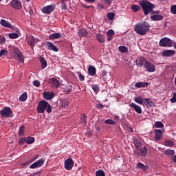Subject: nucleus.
<instances>
[{"mask_svg":"<svg viewBox=\"0 0 176 176\" xmlns=\"http://www.w3.org/2000/svg\"><path fill=\"white\" fill-rule=\"evenodd\" d=\"M69 104L68 100H63L60 101V105L63 108H67Z\"/></svg>","mask_w":176,"mask_h":176,"instance_id":"nucleus-36","label":"nucleus"},{"mask_svg":"<svg viewBox=\"0 0 176 176\" xmlns=\"http://www.w3.org/2000/svg\"><path fill=\"white\" fill-rule=\"evenodd\" d=\"M170 102H172V104H174L176 102V93L173 94V98H170Z\"/></svg>","mask_w":176,"mask_h":176,"instance_id":"nucleus-53","label":"nucleus"},{"mask_svg":"<svg viewBox=\"0 0 176 176\" xmlns=\"http://www.w3.org/2000/svg\"><path fill=\"white\" fill-rule=\"evenodd\" d=\"M74 167V161L72 158L69 157L65 161V170H72Z\"/></svg>","mask_w":176,"mask_h":176,"instance_id":"nucleus-11","label":"nucleus"},{"mask_svg":"<svg viewBox=\"0 0 176 176\" xmlns=\"http://www.w3.org/2000/svg\"><path fill=\"white\" fill-rule=\"evenodd\" d=\"M33 85L34 86H36V87H39L41 86V82H39V80H34L33 82Z\"/></svg>","mask_w":176,"mask_h":176,"instance_id":"nucleus-55","label":"nucleus"},{"mask_svg":"<svg viewBox=\"0 0 176 176\" xmlns=\"http://www.w3.org/2000/svg\"><path fill=\"white\" fill-rule=\"evenodd\" d=\"M14 54L15 60H17V61L21 63L22 64L24 63V56L23 55V53L20 52V50H19V48L15 47L14 49Z\"/></svg>","mask_w":176,"mask_h":176,"instance_id":"nucleus-5","label":"nucleus"},{"mask_svg":"<svg viewBox=\"0 0 176 176\" xmlns=\"http://www.w3.org/2000/svg\"><path fill=\"white\" fill-rule=\"evenodd\" d=\"M78 74L79 80H80V82H83V80H85V76H83L80 72H78Z\"/></svg>","mask_w":176,"mask_h":176,"instance_id":"nucleus-52","label":"nucleus"},{"mask_svg":"<svg viewBox=\"0 0 176 176\" xmlns=\"http://www.w3.org/2000/svg\"><path fill=\"white\" fill-rule=\"evenodd\" d=\"M5 53H8V51L6 50H1L0 51V57H2V56H5Z\"/></svg>","mask_w":176,"mask_h":176,"instance_id":"nucleus-57","label":"nucleus"},{"mask_svg":"<svg viewBox=\"0 0 176 176\" xmlns=\"http://www.w3.org/2000/svg\"><path fill=\"white\" fill-rule=\"evenodd\" d=\"M47 47H48V50H52V52H58V47H57L52 42H47Z\"/></svg>","mask_w":176,"mask_h":176,"instance_id":"nucleus-17","label":"nucleus"},{"mask_svg":"<svg viewBox=\"0 0 176 176\" xmlns=\"http://www.w3.org/2000/svg\"><path fill=\"white\" fill-rule=\"evenodd\" d=\"M27 100V92H24L21 96L19 97V101H26Z\"/></svg>","mask_w":176,"mask_h":176,"instance_id":"nucleus-41","label":"nucleus"},{"mask_svg":"<svg viewBox=\"0 0 176 176\" xmlns=\"http://www.w3.org/2000/svg\"><path fill=\"white\" fill-rule=\"evenodd\" d=\"M0 24L1 25H2V27H5L6 28H11V30H13L14 28V26L13 25L10 24L9 21L5 19H1L0 21Z\"/></svg>","mask_w":176,"mask_h":176,"instance_id":"nucleus-13","label":"nucleus"},{"mask_svg":"<svg viewBox=\"0 0 176 176\" xmlns=\"http://www.w3.org/2000/svg\"><path fill=\"white\" fill-rule=\"evenodd\" d=\"M144 100L145 105H153V102L150 98H144Z\"/></svg>","mask_w":176,"mask_h":176,"instance_id":"nucleus-44","label":"nucleus"},{"mask_svg":"<svg viewBox=\"0 0 176 176\" xmlns=\"http://www.w3.org/2000/svg\"><path fill=\"white\" fill-rule=\"evenodd\" d=\"M137 167H138L142 171H146V170H148V168H149V167L148 166H146L141 162H139L137 164Z\"/></svg>","mask_w":176,"mask_h":176,"instance_id":"nucleus-27","label":"nucleus"},{"mask_svg":"<svg viewBox=\"0 0 176 176\" xmlns=\"http://www.w3.org/2000/svg\"><path fill=\"white\" fill-rule=\"evenodd\" d=\"M80 123H82V126L87 124V116H86V114L81 115Z\"/></svg>","mask_w":176,"mask_h":176,"instance_id":"nucleus-28","label":"nucleus"},{"mask_svg":"<svg viewBox=\"0 0 176 176\" xmlns=\"http://www.w3.org/2000/svg\"><path fill=\"white\" fill-rule=\"evenodd\" d=\"M43 164H45V159L41 158V160L30 165V168H38V167H42Z\"/></svg>","mask_w":176,"mask_h":176,"instance_id":"nucleus-12","label":"nucleus"},{"mask_svg":"<svg viewBox=\"0 0 176 176\" xmlns=\"http://www.w3.org/2000/svg\"><path fill=\"white\" fill-rule=\"evenodd\" d=\"M148 151V148L146 147L140 148L137 150V154L139 155V156H142V157H145L146 156V152Z\"/></svg>","mask_w":176,"mask_h":176,"instance_id":"nucleus-16","label":"nucleus"},{"mask_svg":"<svg viewBox=\"0 0 176 176\" xmlns=\"http://www.w3.org/2000/svg\"><path fill=\"white\" fill-rule=\"evenodd\" d=\"M135 102H137V104H140V105H142L144 104V98L142 96H138L135 98Z\"/></svg>","mask_w":176,"mask_h":176,"instance_id":"nucleus-32","label":"nucleus"},{"mask_svg":"<svg viewBox=\"0 0 176 176\" xmlns=\"http://www.w3.org/2000/svg\"><path fill=\"white\" fill-rule=\"evenodd\" d=\"M92 89H93L94 91H98V90H100V87L97 85H93Z\"/></svg>","mask_w":176,"mask_h":176,"instance_id":"nucleus-54","label":"nucleus"},{"mask_svg":"<svg viewBox=\"0 0 176 176\" xmlns=\"http://www.w3.org/2000/svg\"><path fill=\"white\" fill-rule=\"evenodd\" d=\"M155 127L156 129H163V127H164V124L160 121H156L155 122Z\"/></svg>","mask_w":176,"mask_h":176,"instance_id":"nucleus-35","label":"nucleus"},{"mask_svg":"<svg viewBox=\"0 0 176 176\" xmlns=\"http://www.w3.org/2000/svg\"><path fill=\"white\" fill-rule=\"evenodd\" d=\"M96 108H98V109H102V108H104V105L102 104H97Z\"/></svg>","mask_w":176,"mask_h":176,"instance_id":"nucleus-59","label":"nucleus"},{"mask_svg":"<svg viewBox=\"0 0 176 176\" xmlns=\"http://www.w3.org/2000/svg\"><path fill=\"white\" fill-rule=\"evenodd\" d=\"M96 70L94 66H89L88 67V74L89 76H96Z\"/></svg>","mask_w":176,"mask_h":176,"instance_id":"nucleus-20","label":"nucleus"},{"mask_svg":"<svg viewBox=\"0 0 176 176\" xmlns=\"http://www.w3.org/2000/svg\"><path fill=\"white\" fill-rule=\"evenodd\" d=\"M131 9L132 12H137L141 10V7H140V6H138V5L133 4L131 6Z\"/></svg>","mask_w":176,"mask_h":176,"instance_id":"nucleus-33","label":"nucleus"},{"mask_svg":"<svg viewBox=\"0 0 176 176\" xmlns=\"http://www.w3.org/2000/svg\"><path fill=\"white\" fill-rule=\"evenodd\" d=\"M8 36L11 39H16V38L19 37V34H17V33H10Z\"/></svg>","mask_w":176,"mask_h":176,"instance_id":"nucleus-45","label":"nucleus"},{"mask_svg":"<svg viewBox=\"0 0 176 176\" xmlns=\"http://www.w3.org/2000/svg\"><path fill=\"white\" fill-rule=\"evenodd\" d=\"M25 130V126L24 125L21 126L19 131V135L21 137H23L24 135V131Z\"/></svg>","mask_w":176,"mask_h":176,"instance_id":"nucleus-39","label":"nucleus"},{"mask_svg":"<svg viewBox=\"0 0 176 176\" xmlns=\"http://www.w3.org/2000/svg\"><path fill=\"white\" fill-rule=\"evenodd\" d=\"M133 144L136 148V149H138L139 148H141L142 146V143L138 140L137 138L133 139Z\"/></svg>","mask_w":176,"mask_h":176,"instance_id":"nucleus-31","label":"nucleus"},{"mask_svg":"<svg viewBox=\"0 0 176 176\" xmlns=\"http://www.w3.org/2000/svg\"><path fill=\"white\" fill-rule=\"evenodd\" d=\"M40 63H41V68L45 69L46 67H47V62L45 59V58L40 57Z\"/></svg>","mask_w":176,"mask_h":176,"instance_id":"nucleus-30","label":"nucleus"},{"mask_svg":"<svg viewBox=\"0 0 176 176\" xmlns=\"http://www.w3.org/2000/svg\"><path fill=\"white\" fill-rule=\"evenodd\" d=\"M164 145H165V146L171 147L174 145V142H173L171 140H166L164 142Z\"/></svg>","mask_w":176,"mask_h":176,"instance_id":"nucleus-43","label":"nucleus"},{"mask_svg":"<svg viewBox=\"0 0 176 176\" xmlns=\"http://www.w3.org/2000/svg\"><path fill=\"white\" fill-rule=\"evenodd\" d=\"M43 96L45 100H53V98H54V92L53 91L43 92Z\"/></svg>","mask_w":176,"mask_h":176,"instance_id":"nucleus-14","label":"nucleus"},{"mask_svg":"<svg viewBox=\"0 0 176 176\" xmlns=\"http://www.w3.org/2000/svg\"><path fill=\"white\" fill-rule=\"evenodd\" d=\"M151 25L148 22H140L135 25L134 30L139 35H145L149 31Z\"/></svg>","mask_w":176,"mask_h":176,"instance_id":"nucleus-1","label":"nucleus"},{"mask_svg":"<svg viewBox=\"0 0 176 176\" xmlns=\"http://www.w3.org/2000/svg\"><path fill=\"white\" fill-rule=\"evenodd\" d=\"M6 41V38H5V37L0 38V44L3 45V43H5Z\"/></svg>","mask_w":176,"mask_h":176,"instance_id":"nucleus-58","label":"nucleus"},{"mask_svg":"<svg viewBox=\"0 0 176 176\" xmlns=\"http://www.w3.org/2000/svg\"><path fill=\"white\" fill-rule=\"evenodd\" d=\"M104 123H106V124H115L116 122H115V120H111V119H107L106 120H104Z\"/></svg>","mask_w":176,"mask_h":176,"instance_id":"nucleus-49","label":"nucleus"},{"mask_svg":"<svg viewBox=\"0 0 176 176\" xmlns=\"http://www.w3.org/2000/svg\"><path fill=\"white\" fill-rule=\"evenodd\" d=\"M175 153V151L174 150L167 149L164 152V155L166 156H174V154Z\"/></svg>","mask_w":176,"mask_h":176,"instance_id":"nucleus-34","label":"nucleus"},{"mask_svg":"<svg viewBox=\"0 0 176 176\" xmlns=\"http://www.w3.org/2000/svg\"><path fill=\"white\" fill-rule=\"evenodd\" d=\"M10 6L14 9H16V10H20V9H21V8H23L21 2L19 0H12L11 1Z\"/></svg>","mask_w":176,"mask_h":176,"instance_id":"nucleus-10","label":"nucleus"},{"mask_svg":"<svg viewBox=\"0 0 176 176\" xmlns=\"http://www.w3.org/2000/svg\"><path fill=\"white\" fill-rule=\"evenodd\" d=\"M60 3H61L62 10H67V9H68V7L67 6V3H65V1L61 0Z\"/></svg>","mask_w":176,"mask_h":176,"instance_id":"nucleus-42","label":"nucleus"},{"mask_svg":"<svg viewBox=\"0 0 176 176\" xmlns=\"http://www.w3.org/2000/svg\"><path fill=\"white\" fill-rule=\"evenodd\" d=\"M96 38L100 43H104L105 42V36L102 34H98L96 35Z\"/></svg>","mask_w":176,"mask_h":176,"instance_id":"nucleus-26","label":"nucleus"},{"mask_svg":"<svg viewBox=\"0 0 176 176\" xmlns=\"http://www.w3.org/2000/svg\"><path fill=\"white\" fill-rule=\"evenodd\" d=\"M175 54V51L174 50H166L162 52V56L164 57H171Z\"/></svg>","mask_w":176,"mask_h":176,"instance_id":"nucleus-21","label":"nucleus"},{"mask_svg":"<svg viewBox=\"0 0 176 176\" xmlns=\"http://www.w3.org/2000/svg\"><path fill=\"white\" fill-rule=\"evenodd\" d=\"M148 82H139L135 84V87H137L138 89H141V87H148Z\"/></svg>","mask_w":176,"mask_h":176,"instance_id":"nucleus-24","label":"nucleus"},{"mask_svg":"<svg viewBox=\"0 0 176 176\" xmlns=\"http://www.w3.org/2000/svg\"><path fill=\"white\" fill-rule=\"evenodd\" d=\"M39 42V38H35V37L31 36L28 38V44L30 46L31 49H34V47Z\"/></svg>","mask_w":176,"mask_h":176,"instance_id":"nucleus-9","label":"nucleus"},{"mask_svg":"<svg viewBox=\"0 0 176 176\" xmlns=\"http://www.w3.org/2000/svg\"><path fill=\"white\" fill-rule=\"evenodd\" d=\"M144 66L147 72H155L156 71V67H155V65L152 64L149 61L146 62Z\"/></svg>","mask_w":176,"mask_h":176,"instance_id":"nucleus-8","label":"nucleus"},{"mask_svg":"<svg viewBox=\"0 0 176 176\" xmlns=\"http://www.w3.org/2000/svg\"><path fill=\"white\" fill-rule=\"evenodd\" d=\"M35 142V138L32 137H27L26 138V144H34Z\"/></svg>","mask_w":176,"mask_h":176,"instance_id":"nucleus-37","label":"nucleus"},{"mask_svg":"<svg viewBox=\"0 0 176 176\" xmlns=\"http://www.w3.org/2000/svg\"><path fill=\"white\" fill-rule=\"evenodd\" d=\"M118 49L121 53H126V52L128 50L127 47L126 46H120Z\"/></svg>","mask_w":176,"mask_h":176,"instance_id":"nucleus-48","label":"nucleus"},{"mask_svg":"<svg viewBox=\"0 0 176 176\" xmlns=\"http://www.w3.org/2000/svg\"><path fill=\"white\" fill-rule=\"evenodd\" d=\"M151 18L154 21H160V20H163L164 16L160 14H155V15H152Z\"/></svg>","mask_w":176,"mask_h":176,"instance_id":"nucleus-25","label":"nucleus"},{"mask_svg":"<svg viewBox=\"0 0 176 176\" xmlns=\"http://www.w3.org/2000/svg\"><path fill=\"white\" fill-rule=\"evenodd\" d=\"M55 9H56V5L51 4L50 6L43 7L42 9V12L45 14H50V13H52V12H54Z\"/></svg>","mask_w":176,"mask_h":176,"instance_id":"nucleus-7","label":"nucleus"},{"mask_svg":"<svg viewBox=\"0 0 176 176\" xmlns=\"http://www.w3.org/2000/svg\"><path fill=\"white\" fill-rule=\"evenodd\" d=\"M49 83H50L53 87H58V86H60V82L55 78H50L49 80Z\"/></svg>","mask_w":176,"mask_h":176,"instance_id":"nucleus-18","label":"nucleus"},{"mask_svg":"<svg viewBox=\"0 0 176 176\" xmlns=\"http://www.w3.org/2000/svg\"><path fill=\"white\" fill-rule=\"evenodd\" d=\"M45 110L47 113H50V112L53 111V108H52L49 102L45 100H41L37 107V112H38V113H45Z\"/></svg>","mask_w":176,"mask_h":176,"instance_id":"nucleus-3","label":"nucleus"},{"mask_svg":"<svg viewBox=\"0 0 176 176\" xmlns=\"http://www.w3.org/2000/svg\"><path fill=\"white\" fill-rule=\"evenodd\" d=\"M96 176H105V173L103 170L99 169L96 171Z\"/></svg>","mask_w":176,"mask_h":176,"instance_id":"nucleus-40","label":"nucleus"},{"mask_svg":"<svg viewBox=\"0 0 176 176\" xmlns=\"http://www.w3.org/2000/svg\"><path fill=\"white\" fill-rule=\"evenodd\" d=\"M155 135L156 141H160L163 138V131L160 129H155Z\"/></svg>","mask_w":176,"mask_h":176,"instance_id":"nucleus-15","label":"nucleus"},{"mask_svg":"<svg viewBox=\"0 0 176 176\" xmlns=\"http://www.w3.org/2000/svg\"><path fill=\"white\" fill-rule=\"evenodd\" d=\"M107 18L109 19V20H111V21H113V19H115V13L113 12L108 13Z\"/></svg>","mask_w":176,"mask_h":176,"instance_id":"nucleus-46","label":"nucleus"},{"mask_svg":"<svg viewBox=\"0 0 176 176\" xmlns=\"http://www.w3.org/2000/svg\"><path fill=\"white\" fill-rule=\"evenodd\" d=\"M170 12L173 14H176V5H173L170 7Z\"/></svg>","mask_w":176,"mask_h":176,"instance_id":"nucleus-50","label":"nucleus"},{"mask_svg":"<svg viewBox=\"0 0 176 176\" xmlns=\"http://www.w3.org/2000/svg\"><path fill=\"white\" fill-rule=\"evenodd\" d=\"M104 2L107 3V5H111V3H112V0H104Z\"/></svg>","mask_w":176,"mask_h":176,"instance_id":"nucleus-60","label":"nucleus"},{"mask_svg":"<svg viewBox=\"0 0 176 176\" xmlns=\"http://www.w3.org/2000/svg\"><path fill=\"white\" fill-rule=\"evenodd\" d=\"M107 35L113 36V35H115V32L112 30H109L107 32Z\"/></svg>","mask_w":176,"mask_h":176,"instance_id":"nucleus-56","label":"nucleus"},{"mask_svg":"<svg viewBox=\"0 0 176 176\" xmlns=\"http://www.w3.org/2000/svg\"><path fill=\"white\" fill-rule=\"evenodd\" d=\"M24 9L27 13H29L30 15L32 14L33 11L31 9V7H28L27 5L24 6Z\"/></svg>","mask_w":176,"mask_h":176,"instance_id":"nucleus-47","label":"nucleus"},{"mask_svg":"<svg viewBox=\"0 0 176 176\" xmlns=\"http://www.w3.org/2000/svg\"><path fill=\"white\" fill-rule=\"evenodd\" d=\"M130 107L133 108L137 113H142V109H141V107L138 106L135 103H131Z\"/></svg>","mask_w":176,"mask_h":176,"instance_id":"nucleus-22","label":"nucleus"},{"mask_svg":"<svg viewBox=\"0 0 176 176\" xmlns=\"http://www.w3.org/2000/svg\"><path fill=\"white\" fill-rule=\"evenodd\" d=\"M78 35L80 38H82L83 36H87V35H89V32H87L86 29H80L78 30Z\"/></svg>","mask_w":176,"mask_h":176,"instance_id":"nucleus-23","label":"nucleus"},{"mask_svg":"<svg viewBox=\"0 0 176 176\" xmlns=\"http://www.w3.org/2000/svg\"><path fill=\"white\" fill-rule=\"evenodd\" d=\"M61 37V34L60 33H54L52 34H50L49 36L50 40H54V39H58V38Z\"/></svg>","mask_w":176,"mask_h":176,"instance_id":"nucleus-29","label":"nucleus"},{"mask_svg":"<svg viewBox=\"0 0 176 176\" xmlns=\"http://www.w3.org/2000/svg\"><path fill=\"white\" fill-rule=\"evenodd\" d=\"M24 142H26V138H22L19 140V145H23V144H24Z\"/></svg>","mask_w":176,"mask_h":176,"instance_id":"nucleus-51","label":"nucleus"},{"mask_svg":"<svg viewBox=\"0 0 176 176\" xmlns=\"http://www.w3.org/2000/svg\"><path fill=\"white\" fill-rule=\"evenodd\" d=\"M104 76H107V71L105 70L102 72V78H104Z\"/></svg>","mask_w":176,"mask_h":176,"instance_id":"nucleus-61","label":"nucleus"},{"mask_svg":"<svg viewBox=\"0 0 176 176\" xmlns=\"http://www.w3.org/2000/svg\"><path fill=\"white\" fill-rule=\"evenodd\" d=\"M0 115L2 118H13V111L10 107H6L0 111Z\"/></svg>","mask_w":176,"mask_h":176,"instance_id":"nucleus-4","label":"nucleus"},{"mask_svg":"<svg viewBox=\"0 0 176 176\" xmlns=\"http://www.w3.org/2000/svg\"><path fill=\"white\" fill-rule=\"evenodd\" d=\"M85 2H89V3H93V2H96V0H85Z\"/></svg>","mask_w":176,"mask_h":176,"instance_id":"nucleus-64","label":"nucleus"},{"mask_svg":"<svg viewBox=\"0 0 176 176\" xmlns=\"http://www.w3.org/2000/svg\"><path fill=\"white\" fill-rule=\"evenodd\" d=\"M144 13V16H148L149 13H152L153 12V8H155V5L146 0L140 1L139 3Z\"/></svg>","mask_w":176,"mask_h":176,"instance_id":"nucleus-2","label":"nucleus"},{"mask_svg":"<svg viewBox=\"0 0 176 176\" xmlns=\"http://www.w3.org/2000/svg\"><path fill=\"white\" fill-rule=\"evenodd\" d=\"M64 90H65L66 94H69V93H71V91H72V86L67 85L65 87Z\"/></svg>","mask_w":176,"mask_h":176,"instance_id":"nucleus-38","label":"nucleus"},{"mask_svg":"<svg viewBox=\"0 0 176 176\" xmlns=\"http://www.w3.org/2000/svg\"><path fill=\"white\" fill-rule=\"evenodd\" d=\"M95 129H96V131H100V130H101V129H100V126H97V125H96Z\"/></svg>","mask_w":176,"mask_h":176,"instance_id":"nucleus-63","label":"nucleus"},{"mask_svg":"<svg viewBox=\"0 0 176 176\" xmlns=\"http://www.w3.org/2000/svg\"><path fill=\"white\" fill-rule=\"evenodd\" d=\"M112 38H113V36L107 35V41L109 42V41H112Z\"/></svg>","mask_w":176,"mask_h":176,"instance_id":"nucleus-62","label":"nucleus"},{"mask_svg":"<svg viewBox=\"0 0 176 176\" xmlns=\"http://www.w3.org/2000/svg\"><path fill=\"white\" fill-rule=\"evenodd\" d=\"M146 60L144 57H140L136 60V65L138 67H143L147 63Z\"/></svg>","mask_w":176,"mask_h":176,"instance_id":"nucleus-19","label":"nucleus"},{"mask_svg":"<svg viewBox=\"0 0 176 176\" xmlns=\"http://www.w3.org/2000/svg\"><path fill=\"white\" fill-rule=\"evenodd\" d=\"M159 45L162 47H171L173 46V41L167 37H164L160 41Z\"/></svg>","mask_w":176,"mask_h":176,"instance_id":"nucleus-6","label":"nucleus"}]
</instances>
